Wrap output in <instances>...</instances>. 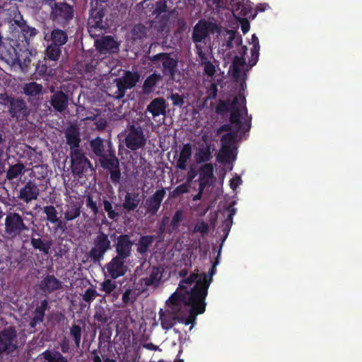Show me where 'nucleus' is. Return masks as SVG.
Returning <instances> with one entry per match:
<instances>
[{"label":"nucleus","mask_w":362,"mask_h":362,"mask_svg":"<svg viewBox=\"0 0 362 362\" xmlns=\"http://www.w3.org/2000/svg\"><path fill=\"white\" fill-rule=\"evenodd\" d=\"M91 151L104 170L110 172V179L112 184H119L122 178L119 159L111 141L107 145L103 138L98 136L90 142Z\"/></svg>","instance_id":"obj_1"},{"label":"nucleus","mask_w":362,"mask_h":362,"mask_svg":"<svg viewBox=\"0 0 362 362\" xmlns=\"http://www.w3.org/2000/svg\"><path fill=\"white\" fill-rule=\"evenodd\" d=\"M184 284V287L180 288L181 296L180 298V310L177 313V322L185 325H194L197 315L204 313L206 310V302L193 288L188 289Z\"/></svg>","instance_id":"obj_2"},{"label":"nucleus","mask_w":362,"mask_h":362,"mask_svg":"<svg viewBox=\"0 0 362 362\" xmlns=\"http://www.w3.org/2000/svg\"><path fill=\"white\" fill-rule=\"evenodd\" d=\"M218 264H219V252L208 274L199 273V270H196L187 276V279L180 280L179 288L185 287V284L189 285L194 284L192 288L197 292L201 297V299L206 301V298L209 293V287L213 282V277L216 274Z\"/></svg>","instance_id":"obj_3"},{"label":"nucleus","mask_w":362,"mask_h":362,"mask_svg":"<svg viewBox=\"0 0 362 362\" xmlns=\"http://www.w3.org/2000/svg\"><path fill=\"white\" fill-rule=\"evenodd\" d=\"M18 329L15 325L0 329V360L15 358L18 355Z\"/></svg>","instance_id":"obj_4"},{"label":"nucleus","mask_w":362,"mask_h":362,"mask_svg":"<svg viewBox=\"0 0 362 362\" xmlns=\"http://www.w3.org/2000/svg\"><path fill=\"white\" fill-rule=\"evenodd\" d=\"M0 103L8 107V112L11 117L17 121L27 119L30 111L24 99L18 96H12L6 91L0 93Z\"/></svg>","instance_id":"obj_5"},{"label":"nucleus","mask_w":362,"mask_h":362,"mask_svg":"<svg viewBox=\"0 0 362 362\" xmlns=\"http://www.w3.org/2000/svg\"><path fill=\"white\" fill-rule=\"evenodd\" d=\"M181 297V291L174 292L167 301L168 308L167 310L160 308L158 312L159 320L163 330L168 331L176 325L177 322L178 310H180V298Z\"/></svg>","instance_id":"obj_6"},{"label":"nucleus","mask_w":362,"mask_h":362,"mask_svg":"<svg viewBox=\"0 0 362 362\" xmlns=\"http://www.w3.org/2000/svg\"><path fill=\"white\" fill-rule=\"evenodd\" d=\"M216 28V23L206 20L199 21L193 28L192 40L195 44L198 56L202 59L206 58V54L201 43H206V38H209V34L214 33Z\"/></svg>","instance_id":"obj_7"},{"label":"nucleus","mask_w":362,"mask_h":362,"mask_svg":"<svg viewBox=\"0 0 362 362\" xmlns=\"http://www.w3.org/2000/svg\"><path fill=\"white\" fill-rule=\"evenodd\" d=\"M112 247V242L108 234L99 230L93 239V246L87 252V257L93 264H100L105 255Z\"/></svg>","instance_id":"obj_8"},{"label":"nucleus","mask_w":362,"mask_h":362,"mask_svg":"<svg viewBox=\"0 0 362 362\" xmlns=\"http://www.w3.org/2000/svg\"><path fill=\"white\" fill-rule=\"evenodd\" d=\"M21 45L15 38L4 37L0 33V59L8 65H16L22 55Z\"/></svg>","instance_id":"obj_9"},{"label":"nucleus","mask_w":362,"mask_h":362,"mask_svg":"<svg viewBox=\"0 0 362 362\" xmlns=\"http://www.w3.org/2000/svg\"><path fill=\"white\" fill-rule=\"evenodd\" d=\"M28 230L29 228L23 215L16 211L6 212L4 220V233L8 238L18 237Z\"/></svg>","instance_id":"obj_10"},{"label":"nucleus","mask_w":362,"mask_h":362,"mask_svg":"<svg viewBox=\"0 0 362 362\" xmlns=\"http://www.w3.org/2000/svg\"><path fill=\"white\" fill-rule=\"evenodd\" d=\"M74 6L66 2H54L49 12L50 19L62 25H66L74 19Z\"/></svg>","instance_id":"obj_11"},{"label":"nucleus","mask_w":362,"mask_h":362,"mask_svg":"<svg viewBox=\"0 0 362 362\" xmlns=\"http://www.w3.org/2000/svg\"><path fill=\"white\" fill-rule=\"evenodd\" d=\"M125 146L132 151H136L146 145V137L140 125L131 124L124 139Z\"/></svg>","instance_id":"obj_12"},{"label":"nucleus","mask_w":362,"mask_h":362,"mask_svg":"<svg viewBox=\"0 0 362 362\" xmlns=\"http://www.w3.org/2000/svg\"><path fill=\"white\" fill-rule=\"evenodd\" d=\"M107 11V8L102 3H97L95 7L90 8L88 20L89 32H91L92 28L100 30L107 28L108 24L106 21H104Z\"/></svg>","instance_id":"obj_13"},{"label":"nucleus","mask_w":362,"mask_h":362,"mask_svg":"<svg viewBox=\"0 0 362 362\" xmlns=\"http://www.w3.org/2000/svg\"><path fill=\"white\" fill-rule=\"evenodd\" d=\"M139 74L136 71H127L121 78L116 79L117 90L115 92V98L122 99L128 88L135 87L139 80Z\"/></svg>","instance_id":"obj_14"},{"label":"nucleus","mask_w":362,"mask_h":362,"mask_svg":"<svg viewBox=\"0 0 362 362\" xmlns=\"http://www.w3.org/2000/svg\"><path fill=\"white\" fill-rule=\"evenodd\" d=\"M71 168L74 175L81 177L84 173L87 172L88 168H91V163L82 151L81 149L74 151L70 153Z\"/></svg>","instance_id":"obj_15"},{"label":"nucleus","mask_w":362,"mask_h":362,"mask_svg":"<svg viewBox=\"0 0 362 362\" xmlns=\"http://www.w3.org/2000/svg\"><path fill=\"white\" fill-rule=\"evenodd\" d=\"M134 242L129 234H120L115 238V250L116 255L124 259L125 262L132 255Z\"/></svg>","instance_id":"obj_16"},{"label":"nucleus","mask_w":362,"mask_h":362,"mask_svg":"<svg viewBox=\"0 0 362 362\" xmlns=\"http://www.w3.org/2000/svg\"><path fill=\"white\" fill-rule=\"evenodd\" d=\"M126 263L119 255H115L109 262L105 264V269L107 270L110 278L117 279L124 276L127 272L128 266Z\"/></svg>","instance_id":"obj_17"},{"label":"nucleus","mask_w":362,"mask_h":362,"mask_svg":"<svg viewBox=\"0 0 362 362\" xmlns=\"http://www.w3.org/2000/svg\"><path fill=\"white\" fill-rule=\"evenodd\" d=\"M240 101L243 105V112L245 114L247 113V107H246V98L244 95H239L238 96H235L232 101V105L230 109V117L229 122L231 124L237 126L238 129H240L242 127V121L240 120V117L242 116V111L239 107Z\"/></svg>","instance_id":"obj_18"},{"label":"nucleus","mask_w":362,"mask_h":362,"mask_svg":"<svg viewBox=\"0 0 362 362\" xmlns=\"http://www.w3.org/2000/svg\"><path fill=\"white\" fill-rule=\"evenodd\" d=\"M94 45L100 54L117 53L119 51L117 42L110 35H105L98 38L94 41Z\"/></svg>","instance_id":"obj_19"},{"label":"nucleus","mask_w":362,"mask_h":362,"mask_svg":"<svg viewBox=\"0 0 362 362\" xmlns=\"http://www.w3.org/2000/svg\"><path fill=\"white\" fill-rule=\"evenodd\" d=\"M49 303L47 300H42L37 305L34 311L31 313L30 320L29 322L30 329L35 332L37 326L45 320L46 311L48 308Z\"/></svg>","instance_id":"obj_20"},{"label":"nucleus","mask_w":362,"mask_h":362,"mask_svg":"<svg viewBox=\"0 0 362 362\" xmlns=\"http://www.w3.org/2000/svg\"><path fill=\"white\" fill-rule=\"evenodd\" d=\"M237 134L233 132H227L221 138V154L218 156V161H223L230 158L233 153L232 147L236 141Z\"/></svg>","instance_id":"obj_21"},{"label":"nucleus","mask_w":362,"mask_h":362,"mask_svg":"<svg viewBox=\"0 0 362 362\" xmlns=\"http://www.w3.org/2000/svg\"><path fill=\"white\" fill-rule=\"evenodd\" d=\"M165 195V188L161 187L160 189L156 190L152 196L146 199V211L153 216L156 214Z\"/></svg>","instance_id":"obj_22"},{"label":"nucleus","mask_w":362,"mask_h":362,"mask_svg":"<svg viewBox=\"0 0 362 362\" xmlns=\"http://www.w3.org/2000/svg\"><path fill=\"white\" fill-rule=\"evenodd\" d=\"M53 94L50 96L49 103L55 111L62 112L69 107V96L62 90L54 91V88H51Z\"/></svg>","instance_id":"obj_23"},{"label":"nucleus","mask_w":362,"mask_h":362,"mask_svg":"<svg viewBox=\"0 0 362 362\" xmlns=\"http://www.w3.org/2000/svg\"><path fill=\"white\" fill-rule=\"evenodd\" d=\"M199 194H202V192L209 185V180L214 179V165L211 163H204L199 168Z\"/></svg>","instance_id":"obj_24"},{"label":"nucleus","mask_w":362,"mask_h":362,"mask_svg":"<svg viewBox=\"0 0 362 362\" xmlns=\"http://www.w3.org/2000/svg\"><path fill=\"white\" fill-rule=\"evenodd\" d=\"M40 291L51 293L62 287V283L53 274H47L38 284Z\"/></svg>","instance_id":"obj_25"},{"label":"nucleus","mask_w":362,"mask_h":362,"mask_svg":"<svg viewBox=\"0 0 362 362\" xmlns=\"http://www.w3.org/2000/svg\"><path fill=\"white\" fill-rule=\"evenodd\" d=\"M66 144L70 148V153H74V151L80 150L81 134L79 129L75 126H70L65 132Z\"/></svg>","instance_id":"obj_26"},{"label":"nucleus","mask_w":362,"mask_h":362,"mask_svg":"<svg viewBox=\"0 0 362 362\" xmlns=\"http://www.w3.org/2000/svg\"><path fill=\"white\" fill-rule=\"evenodd\" d=\"M38 195L39 187L35 182L28 181L25 187L21 188L18 198L28 204L30 202L37 199Z\"/></svg>","instance_id":"obj_27"},{"label":"nucleus","mask_w":362,"mask_h":362,"mask_svg":"<svg viewBox=\"0 0 362 362\" xmlns=\"http://www.w3.org/2000/svg\"><path fill=\"white\" fill-rule=\"evenodd\" d=\"M177 70V61L176 58L171 57L169 53H165L162 60L163 75L173 78Z\"/></svg>","instance_id":"obj_28"},{"label":"nucleus","mask_w":362,"mask_h":362,"mask_svg":"<svg viewBox=\"0 0 362 362\" xmlns=\"http://www.w3.org/2000/svg\"><path fill=\"white\" fill-rule=\"evenodd\" d=\"M166 102L163 98L153 99L146 107V111L151 112L153 117L165 115L166 113Z\"/></svg>","instance_id":"obj_29"},{"label":"nucleus","mask_w":362,"mask_h":362,"mask_svg":"<svg viewBox=\"0 0 362 362\" xmlns=\"http://www.w3.org/2000/svg\"><path fill=\"white\" fill-rule=\"evenodd\" d=\"M163 276V270L160 267H153L149 271V275L142 279L146 286L157 287L160 284Z\"/></svg>","instance_id":"obj_30"},{"label":"nucleus","mask_w":362,"mask_h":362,"mask_svg":"<svg viewBox=\"0 0 362 362\" xmlns=\"http://www.w3.org/2000/svg\"><path fill=\"white\" fill-rule=\"evenodd\" d=\"M192 146L190 143H186L182 147L179 158L176 163V168L181 170H187V163L192 158Z\"/></svg>","instance_id":"obj_31"},{"label":"nucleus","mask_w":362,"mask_h":362,"mask_svg":"<svg viewBox=\"0 0 362 362\" xmlns=\"http://www.w3.org/2000/svg\"><path fill=\"white\" fill-rule=\"evenodd\" d=\"M140 202L141 199L139 192H127L122 206L126 211H134V210L137 209Z\"/></svg>","instance_id":"obj_32"},{"label":"nucleus","mask_w":362,"mask_h":362,"mask_svg":"<svg viewBox=\"0 0 362 362\" xmlns=\"http://www.w3.org/2000/svg\"><path fill=\"white\" fill-rule=\"evenodd\" d=\"M155 239V235H142L136 243L137 253L141 255H146Z\"/></svg>","instance_id":"obj_33"},{"label":"nucleus","mask_w":362,"mask_h":362,"mask_svg":"<svg viewBox=\"0 0 362 362\" xmlns=\"http://www.w3.org/2000/svg\"><path fill=\"white\" fill-rule=\"evenodd\" d=\"M163 76L160 74L153 73L150 74L148 77L145 79L142 85V90L144 94L149 95L153 92L155 88L160 81L163 79Z\"/></svg>","instance_id":"obj_34"},{"label":"nucleus","mask_w":362,"mask_h":362,"mask_svg":"<svg viewBox=\"0 0 362 362\" xmlns=\"http://www.w3.org/2000/svg\"><path fill=\"white\" fill-rule=\"evenodd\" d=\"M31 246L35 250H38L44 255H49L51 247L52 246V241L48 239H42L41 238H30Z\"/></svg>","instance_id":"obj_35"},{"label":"nucleus","mask_w":362,"mask_h":362,"mask_svg":"<svg viewBox=\"0 0 362 362\" xmlns=\"http://www.w3.org/2000/svg\"><path fill=\"white\" fill-rule=\"evenodd\" d=\"M69 37L67 32L60 28H54L50 33V40L56 45L62 49V45L66 44Z\"/></svg>","instance_id":"obj_36"},{"label":"nucleus","mask_w":362,"mask_h":362,"mask_svg":"<svg viewBox=\"0 0 362 362\" xmlns=\"http://www.w3.org/2000/svg\"><path fill=\"white\" fill-rule=\"evenodd\" d=\"M212 158L211 146L209 144L199 147L194 154V160L197 163L209 162Z\"/></svg>","instance_id":"obj_37"},{"label":"nucleus","mask_w":362,"mask_h":362,"mask_svg":"<svg viewBox=\"0 0 362 362\" xmlns=\"http://www.w3.org/2000/svg\"><path fill=\"white\" fill-rule=\"evenodd\" d=\"M23 93L28 97H36L42 95V86L36 82H29L23 86Z\"/></svg>","instance_id":"obj_38"},{"label":"nucleus","mask_w":362,"mask_h":362,"mask_svg":"<svg viewBox=\"0 0 362 362\" xmlns=\"http://www.w3.org/2000/svg\"><path fill=\"white\" fill-rule=\"evenodd\" d=\"M226 33L228 34V37L226 42V49H233L234 45H241L243 43V38L239 33L233 30L226 29Z\"/></svg>","instance_id":"obj_39"},{"label":"nucleus","mask_w":362,"mask_h":362,"mask_svg":"<svg viewBox=\"0 0 362 362\" xmlns=\"http://www.w3.org/2000/svg\"><path fill=\"white\" fill-rule=\"evenodd\" d=\"M42 356L47 362H68L67 358L59 351L45 350L42 352Z\"/></svg>","instance_id":"obj_40"},{"label":"nucleus","mask_w":362,"mask_h":362,"mask_svg":"<svg viewBox=\"0 0 362 362\" xmlns=\"http://www.w3.org/2000/svg\"><path fill=\"white\" fill-rule=\"evenodd\" d=\"M245 64L246 59L243 57V55H240L239 57L236 55L233 59V62L232 65L230 66V68L233 70V76L234 78H240V67L245 66Z\"/></svg>","instance_id":"obj_41"},{"label":"nucleus","mask_w":362,"mask_h":362,"mask_svg":"<svg viewBox=\"0 0 362 362\" xmlns=\"http://www.w3.org/2000/svg\"><path fill=\"white\" fill-rule=\"evenodd\" d=\"M81 204L71 203L67 208L66 211L64 213V218L67 221H74L77 217L81 216Z\"/></svg>","instance_id":"obj_42"},{"label":"nucleus","mask_w":362,"mask_h":362,"mask_svg":"<svg viewBox=\"0 0 362 362\" xmlns=\"http://www.w3.org/2000/svg\"><path fill=\"white\" fill-rule=\"evenodd\" d=\"M62 54V49L59 48L58 46L53 44L51 41L50 45H49L45 49V57L48 60H51L52 62H57L60 58Z\"/></svg>","instance_id":"obj_43"},{"label":"nucleus","mask_w":362,"mask_h":362,"mask_svg":"<svg viewBox=\"0 0 362 362\" xmlns=\"http://www.w3.org/2000/svg\"><path fill=\"white\" fill-rule=\"evenodd\" d=\"M149 28H146V25L139 23L134 25L132 29V36L134 40H142V39L146 37Z\"/></svg>","instance_id":"obj_44"},{"label":"nucleus","mask_w":362,"mask_h":362,"mask_svg":"<svg viewBox=\"0 0 362 362\" xmlns=\"http://www.w3.org/2000/svg\"><path fill=\"white\" fill-rule=\"evenodd\" d=\"M82 327L80 325H76L75 322L69 327V335L73 339L74 346L76 348L80 347L81 339L82 336Z\"/></svg>","instance_id":"obj_45"},{"label":"nucleus","mask_w":362,"mask_h":362,"mask_svg":"<svg viewBox=\"0 0 362 362\" xmlns=\"http://www.w3.org/2000/svg\"><path fill=\"white\" fill-rule=\"evenodd\" d=\"M111 316L108 310L102 307V305H97L95 309L93 318L95 320L100 323H106L110 319Z\"/></svg>","instance_id":"obj_46"},{"label":"nucleus","mask_w":362,"mask_h":362,"mask_svg":"<svg viewBox=\"0 0 362 362\" xmlns=\"http://www.w3.org/2000/svg\"><path fill=\"white\" fill-rule=\"evenodd\" d=\"M25 170V165L22 163H17L14 165H10L6 172V178L8 180H13L21 175Z\"/></svg>","instance_id":"obj_47"},{"label":"nucleus","mask_w":362,"mask_h":362,"mask_svg":"<svg viewBox=\"0 0 362 362\" xmlns=\"http://www.w3.org/2000/svg\"><path fill=\"white\" fill-rule=\"evenodd\" d=\"M21 52L22 54L20 56L19 62H17L16 65L20 66L23 70H28V66L31 62V59L29 57L30 53L28 49L24 48L22 45H21Z\"/></svg>","instance_id":"obj_48"},{"label":"nucleus","mask_w":362,"mask_h":362,"mask_svg":"<svg viewBox=\"0 0 362 362\" xmlns=\"http://www.w3.org/2000/svg\"><path fill=\"white\" fill-rule=\"evenodd\" d=\"M43 213L46 216V220L52 224H55L58 221V212L53 205H46L43 208Z\"/></svg>","instance_id":"obj_49"},{"label":"nucleus","mask_w":362,"mask_h":362,"mask_svg":"<svg viewBox=\"0 0 362 362\" xmlns=\"http://www.w3.org/2000/svg\"><path fill=\"white\" fill-rule=\"evenodd\" d=\"M35 71L39 76H45L51 75L53 69L52 67H48L47 64V58L45 57L42 59V61L38 62L35 66Z\"/></svg>","instance_id":"obj_50"},{"label":"nucleus","mask_w":362,"mask_h":362,"mask_svg":"<svg viewBox=\"0 0 362 362\" xmlns=\"http://www.w3.org/2000/svg\"><path fill=\"white\" fill-rule=\"evenodd\" d=\"M185 218L184 212L181 209H177L174 213L172 220L170 223V226L172 230H176L180 226L182 221Z\"/></svg>","instance_id":"obj_51"},{"label":"nucleus","mask_w":362,"mask_h":362,"mask_svg":"<svg viewBox=\"0 0 362 362\" xmlns=\"http://www.w3.org/2000/svg\"><path fill=\"white\" fill-rule=\"evenodd\" d=\"M115 279H104L100 283V290L104 291L107 295H110L117 288V283L115 281Z\"/></svg>","instance_id":"obj_52"},{"label":"nucleus","mask_w":362,"mask_h":362,"mask_svg":"<svg viewBox=\"0 0 362 362\" xmlns=\"http://www.w3.org/2000/svg\"><path fill=\"white\" fill-rule=\"evenodd\" d=\"M232 103H230V100H219L218 104L215 107V112L218 113L219 115H223V114L227 113L230 111Z\"/></svg>","instance_id":"obj_53"},{"label":"nucleus","mask_w":362,"mask_h":362,"mask_svg":"<svg viewBox=\"0 0 362 362\" xmlns=\"http://www.w3.org/2000/svg\"><path fill=\"white\" fill-rule=\"evenodd\" d=\"M20 26L25 41L28 42L30 38L35 37V35L39 33L37 29L30 27L29 25H27L25 23H22Z\"/></svg>","instance_id":"obj_54"},{"label":"nucleus","mask_w":362,"mask_h":362,"mask_svg":"<svg viewBox=\"0 0 362 362\" xmlns=\"http://www.w3.org/2000/svg\"><path fill=\"white\" fill-rule=\"evenodd\" d=\"M103 203L104 205V211H106L107 216L111 218V220H115V218L119 216V212L114 211L112 202H110V201L104 198Z\"/></svg>","instance_id":"obj_55"},{"label":"nucleus","mask_w":362,"mask_h":362,"mask_svg":"<svg viewBox=\"0 0 362 362\" xmlns=\"http://www.w3.org/2000/svg\"><path fill=\"white\" fill-rule=\"evenodd\" d=\"M99 294L97 292L96 290H95L94 288H87L82 297L83 300L86 302L88 304H91V303L95 299L97 296H98Z\"/></svg>","instance_id":"obj_56"},{"label":"nucleus","mask_w":362,"mask_h":362,"mask_svg":"<svg viewBox=\"0 0 362 362\" xmlns=\"http://www.w3.org/2000/svg\"><path fill=\"white\" fill-rule=\"evenodd\" d=\"M189 187L190 186L188 182L180 184V185L176 187L170 192V196L172 197H177L182 194H185V193L189 192Z\"/></svg>","instance_id":"obj_57"},{"label":"nucleus","mask_w":362,"mask_h":362,"mask_svg":"<svg viewBox=\"0 0 362 362\" xmlns=\"http://www.w3.org/2000/svg\"><path fill=\"white\" fill-rule=\"evenodd\" d=\"M86 204L88 209H91L93 213V216H96L98 214V205L97 201L94 200L92 195H86Z\"/></svg>","instance_id":"obj_58"},{"label":"nucleus","mask_w":362,"mask_h":362,"mask_svg":"<svg viewBox=\"0 0 362 362\" xmlns=\"http://www.w3.org/2000/svg\"><path fill=\"white\" fill-rule=\"evenodd\" d=\"M194 233H199L202 235L209 233V224L206 221H200L194 225Z\"/></svg>","instance_id":"obj_59"},{"label":"nucleus","mask_w":362,"mask_h":362,"mask_svg":"<svg viewBox=\"0 0 362 362\" xmlns=\"http://www.w3.org/2000/svg\"><path fill=\"white\" fill-rule=\"evenodd\" d=\"M259 49L260 48H257V47L255 46H253L250 49L251 58L249 61V63L251 67L256 65L257 62L259 55Z\"/></svg>","instance_id":"obj_60"},{"label":"nucleus","mask_w":362,"mask_h":362,"mask_svg":"<svg viewBox=\"0 0 362 362\" xmlns=\"http://www.w3.org/2000/svg\"><path fill=\"white\" fill-rule=\"evenodd\" d=\"M173 104L177 107H182L185 104V99L182 95L178 93H173L170 97Z\"/></svg>","instance_id":"obj_61"},{"label":"nucleus","mask_w":362,"mask_h":362,"mask_svg":"<svg viewBox=\"0 0 362 362\" xmlns=\"http://www.w3.org/2000/svg\"><path fill=\"white\" fill-rule=\"evenodd\" d=\"M216 72V66L214 64L210 62H206L204 63V73L209 76H213Z\"/></svg>","instance_id":"obj_62"},{"label":"nucleus","mask_w":362,"mask_h":362,"mask_svg":"<svg viewBox=\"0 0 362 362\" xmlns=\"http://www.w3.org/2000/svg\"><path fill=\"white\" fill-rule=\"evenodd\" d=\"M168 220H169L168 217H167V216L163 217L162 219V221L158 227V237L160 240L163 239V233L165 231L166 224H167Z\"/></svg>","instance_id":"obj_63"},{"label":"nucleus","mask_w":362,"mask_h":362,"mask_svg":"<svg viewBox=\"0 0 362 362\" xmlns=\"http://www.w3.org/2000/svg\"><path fill=\"white\" fill-rule=\"evenodd\" d=\"M59 346L63 354H68L70 351V341L66 337H64L59 342Z\"/></svg>","instance_id":"obj_64"}]
</instances>
